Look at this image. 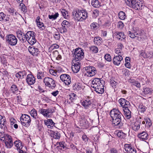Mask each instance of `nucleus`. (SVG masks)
Wrapping results in <instances>:
<instances>
[{"label":"nucleus","mask_w":153,"mask_h":153,"mask_svg":"<svg viewBox=\"0 0 153 153\" xmlns=\"http://www.w3.org/2000/svg\"><path fill=\"white\" fill-rule=\"evenodd\" d=\"M110 114L112 119L113 123L114 125L117 126L119 127L122 126V117L123 116L118 109H114L110 111Z\"/></svg>","instance_id":"f257e3e1"},{"label":"nucleus","mask_w":153,"mask_h":153,"mask_svg":"<svg viewBox=\"0 0 153 153\" xmlns=\"http://www.w3.org/2000/svg\"><path fill=\"white\" fill-rule=\"evenodd\" d=\"M72 14L74 17L79 21H82L88 17L86 10L82 8H75L72 12Z\"/></svg>","instance_id":"f03ea898"},{"label":"nucleus","mask_w":153,"mask_h":153,"mask_svg":"<svg viewBox=\"0 0 153 153\" xmlns=\"http://www.w3.org/2000/svg\"><path fill=\"white\" fill-rule=\"evenodd\" d=\"M73 56L74 58L73 60L80 62L84 57V53L82 49L80 48H78L73 50L72 51Z\"/></svg>","instance_id":"7ed1b4c3"},{"label":"nucleus","mask_w":153,"mask_h":153,"mask_svg":"<svg viewBox=\"0 0 153 153\" xmlns=\"http://www.w3.org/2000/svg\"><path fill=\"white\" fill-rule=\"evenodd\" d=\"M36 35L33 31L27 32L25 33V42L27 41L31 45L34 44L37 41L35 38Z\"/></svg>","instance_id":"20e7f679"},{"label":"nucleus","mask_w":153,"mask_h":153,"mask_svg":"<svg viewBox=\"0 0 153 153\" xmlns=\"http://www.w3.org/2000/svg\"><path fill=\"white\" fill-rule=\"evenodd\" d=\"M20 120L23 126L26 127H28L30 126L31 119L30 116L28 115L22 114L20 118Z\"/></svg>","instance_id":"39448f33"},{"label":"nucleus","mask_w":153,"mask_h":153,"mask_svg":"<svg viewBox=\"0 0 153 153\" xmlns=\"http://www.w3.org/2000/svg\"><path fill=\"white\" fill-rule=\"evenodd\" d=\"M43 82L46 86L50 89H53L56 86V82L52 78L45 77L44 79Z\"/></svg>","instance_id":"423d86ee"},{"label":"nucleus","mask_w":153,"mask_h":153,"mask_svg":"<svg viewBox=\"0 0 153 153\" xmlns=\"http://www.w3.org/2000/svg\"><path fill=\"white\" fill-rule=\"evenodd\" d=\"M82 105L85 109H91L96 108V105L93 102L89 99H87L83 100L82 102Z\"/></svg>","instance_id":"0eeeda50"},{"label":"nucleus","mask_w":153,"mask_h":153,"mask_svg":"<svg viewBox=\"0 0 153 153\" xmlns=\"http://www.w3.org/2000/svg\"><path fill=\"white\" fill-rule=\"evenodd\" d=\"M6 42L11 46H15L17 43L18 40L13 34H9L6 36Z\"/></svg>","instance_id":"6e6552de"},{"label":"nucleus","mask_w":153,"mask_h":153,"mask_svg":"<svg viewBox=\"0 0 153 153\" xmlns=\"http://www.w3.org/2000/svg\"><path fill=\"white\" fill-rule=\"evenodd\" d=\"M39 112L44 117H50L51 114L54 112V109L51 108L47 109L42 108L39 110Z\"/></svg>","instance_id":"1a4fd4ad"},{"label":"nucleus","mask_w":153,"mask_h":153,"mask_svg":"<svg viewBox=\"0 0 153 153\" xmlns=\"http://www.w3.org/2000/svg\"><path fill=\"white\" fill-rule=\"evenodd\" d=\"M86 71V74L88 76L91 77L96 74L97 73L96 68L92 66H89L84 68Z\"/></svg>","instance_id":"9d476101"},{"label":"nucleus","mask_w":153,"mask_h":153,"mask_svg":"<svg viewBox=\"0 0 153 153\" xmlns=\"http://www.w3.org/2000/svg\"><path fill=\"white\" fill-rule=\"evenodd\" d=\"M124 149L126 153H136L137 151L135 148L131 144H125L124 145Z\"/></svg>","instance_id":"9b49d317"},{"label":"nucleus","mask_w":153,"mask_h":153,"mask_svg":"<svg viewBox=\"0 0 153 153\" xmlns=\"http://www.w3.org/2000/svg\"><path fill=\"white\" fill-rule=\"evenodd\" d=\"M60 78L62 82H63L65 85H69L71 82V76L68 74H61Z\"/></svg>","instance_id":"f8f14e48"},{"label":"nucleus","mask_w":153,"mask_h":153,"mask_svg":"<svg viewBox=\"0 0 153 153\" xmlns=\"http://www.w3.org/2000/svg\"><path fill=\"white\" fill-rule=\"evenodd\" d=\"M105 81H102L101 84L98 85L96 86L94 88H93L95 89L94 90L98 94H102L104 92V85Z\"/></svg>","instance_id":"ddd939ff"},{"label":"nucleus","mask_w":153,"mask_h":153,"mask_svg":"<svg viewBox=\"0 0 153 153\" xmlns=\"http://www.w3.org/2000/svg\"><path fill=\"white\" fill-rule=\"evenodd\" d=\"M80 62L79 61H76L75 60H72V69L74 73H77L80 70Z\"/></svg>","instance_id":"4468645a"},{"label":"nucleus","mask_w":153,"mask_h":153,"mask_svg":"<svg viewBox=\"0 0 153 153\" xmlns=\"http://www.w3.org/2000/svg\"><path fill=\"white\" fill-rule=\"evenodd\" d=\"M118 102L123 109L128 108L130 107L129 102L124 98H121L118 100Z\"/></svg>","instance_id":"2eb2a0df"},{"label":"nucleus","mask_w":153,"mask_h":153,"mask_svg":"<svg viewBox=\"0 0 153 153\" xmlns=\"http://www.w3.org/2000/svg\"><path fill=\"white\" fill-rule=\"evenodd\" d=\"M7 123L4 116L0 115V128L4 130H7Z\"/></svg>","instance_id":"dca6fc26"},{"label":"nucleus","mask_w":153,"mask_h":153,"mask_svg":"<svg viewBox=\"0 0 153 153\" xmlns=\"http://www.w3.org/2000/svg\"><path fill=\"white\" fill-rule=\"evenodd\" d=\"M113 36L119 40L123 41L126 38V36L123 32L117 31L113 33Z\"/></svg>","instance_id":"f3484780"},{"label":"nucleus","mask_w":153,"mask_h":153,"mask_svg":"<svg viewBox=\"0 0 153 153\" xmlns=\"http://www.w3.org/2000/svg\"><path fill=\"white\" fill-rule=\"evenodd\" d=\"M29 53L33 56H37L39 53V49L33 45L30 46L28 49Z\"/></svg>","instance_id":"a211bd4d"},{"label":"nucleus","mask_w":153,"mask_h":153,"mask_svg":"<svg viewBox=\"0 0 153 153\" xmlns=\"http://www.w3.org/2000/svg\"><path fill=\"white\" fill-rule=\"evenodd\" d=\"M17 36L19 40L22 42H25V34L20 30H18L16 31Z\"/></svg>","instance_id":"6ab92c4d"},{"label":"nucleus","mask_w":153,"mask_h":153,"mask_svg":"<svg viewBox=\"0 0 153 153\" xmlns=\"http://www.w3.org/2000/svg\"><path fill=\"white\" fill-rule=\"evenodd\" d=\"M135 33L137 37L140 38V39L143 40V39H146V32L142 29L136 30Z\"/></svg>","instance_id":"aec40b11"},{"label":"nucleus","mask_w":153,"mask_h":153,"mask_svg":"<svg viewBox=\"0 0 153 153\" xmlns=\"http://www.w3.org/2000/svg\"><path fill=\"white\" fill-rule=\"evenodd\" d=\"M143 6V5L142 2L139 1L138 0H135L131 8L136 10H141L142 9Z\"/></svg>","instance_id":"412c9836"},{"label":"nucleus","mask_w":153,"mask_h":153,"mask_svg":"<svg viewBox=\"0 0 153 153\" xmlns=\"http://www.w3.org/2000/svg\"><path fill=\"white\" fill-rule=\"evenodd\" d=\"M36 79L33 75L28 74L27 76L26 81L27 83L29 85L33 84L36 82Z\"/></svg>","instance_id":"4be33fe9"},{"label":"nucleus","mask_w":153,"mask_h":153,"mask_svg":"<svg viewBox=\"0 0 153 153\" xmlns=\"http://www.w3.org/2000/svg\"><path fill=\"white\" fill-rule=\"evenodd\" d=\"M137 136L140 140L143 141L147 140L149 137V135L146 131L138 133Z\"/></svg>","instance_id":"5701e85b"},{"label":"nucleus","mask_w":153,"mask_h":153,"mask_svg":"<svg viewBox=\"0 0 153 153\" xmlns=\"http://www.w3.org/2000/svg\"><path fill=\"white\" fill-rule=\"evenodd\" d=\"M123 58L121 55L114 56L112 60L113 64L115 65L118 66L120 63L123 60Z\"/></svg>","instance_id":"b1692460"},{"label":"nucleus","mask_w":153,"mask_h":153,"mask_svg":"<svg viewBox=\"0 0 153 153\" xmlns=\"http://www.w3.org/2000/svg\"><path fill=\"white\" fill-rule=\"evenodd\" d=\"M102 81H105L102 78H95L91 81L92 85L91 87L92 88H94L96 86L98 85L101 84Z\"/></svg>","instance_id":"393cba45"},{"label":"nucleus","mask_w":153,"mask_h":153,"mask_svg":"<svg viewBox=\"0 0 153 153\" xmlns=\"http://www.w3.org/2000/svg\"><path fill=\"white\" fill-rule=\"evenodd\" d=\"M13 143L12 138L10 136V137H9L8 139H6V141L5 140L4 143V146L6 148L10 149L13 146Z\"/></svg>","instance_id":"a878e982"},{"label":"nucleus","mask_w":153,"mask_h":153,"mask_svg":"<svg viewBox=\"0 0 153 153\" xmlns=\"http://www.w3.org/2000/svg\"><path fill=\"white\" fill-rule=\"evenodd\" d=\"M8 15H6L3 12L0 13V21L1 22H8L9 21L10 18Z\"/></svg>","instance_id":"bb28decb"},{"label":"nucleus","mask_w":153,"mask_h":153,"mask_svg":"<svg viewBox=\"0 0 153 153\" xmlns=\"http://www.w3.org/2000/svg\"><path fill=\"white\" fill-rule=\"evenodd\" d=\"M141 123V121L140 120H137L132 125V129L135 131H137L140 128Z\"/></svg>","instance_id":"cd10ccee"},{"label":"nucleus","mask_w":153,"mask_h":153,"mask_svg":"<svg viewBox=\"0 0 153 153\" xmlns=\"http://www.w3.org/2000/svg\"><path fill=\"white\" fill-rule=\"evenodd\" d=\"M27 74L26 71L25 70L18 72L16 74V77L19 79L23 78Z\"/></svg>","instance_id":"c85d7f7f"},{"label":"nucleus","mask_w":153,"mask_h":153,"mask_svg":"<svg viewBox=\"0 0 153 153\" xmlns=\"http://www.w3.org/2000/svg\"><path fill=\"white\" fill-rule=\"evenodd\" d=\"M44 123L48 128H50L53 127L55 124V123L51 119H48L47 120H45Z\"/></svg>","instance_id":"c756f323"},{"label":"nucleus","mask_w":153,"mask_h":153,"mask_svg":"<svg viewBox=\"0 0 153 153\" xmlns=\"http://www.w3.org/2000/svg\"><path fill=\"white\" fill-rule=\"evenodd\" d=\"M123 110L125 117L127 119H129L131 117V112L128 109V108L123 109Z\"/></svg>","instance_id":"7c9ffc66"},{"label":"nucleus","mask_w":153,"mask_h":153,"mask_svg":"<svg viewBox=\"0 0 153 153\" xmlns=\"http://www.w3.org/2000/svg\"><path fill=\"white\" fill-rule=\"evenodd\" d=\"M10 91L12 93L14 94H19V92L20 91H19V89L17 86L15 85H12L10 87Z\"/></svg>","instance_id":"2f4dec72"},{"label":"nucleus","mask_w":153,"mask_h":153,"mask_svg":"<svg viewBox=\"0 0 153 153\" xmlns=\"http://www.w3.org/2000/svg\"><path fill=\"white\" fill-rule=\"evenodd\" d=\"M91 5L94 7L99 8L101 6V3L98 0H91Z\"/></svg>","instance_id":"473e14b6"},{"label":"nucleus","mask_w":153,"mask_h":153,"mask_svg":"<svg viewBox=\"0 0 153 153\" xmlns=\"http://www.w3.org/2000/svg\"><path fill=\"white\" fill-rule=\"evenodd\" d=\"M50 136L55 139H59L60 137V134L57 131H52L50 134Z\"/></svg>","instance_id":"72a5a7b5"},{"label":"nucleus","mask_w":153,"mask_h":153,"mask_svg":"<svg viewBox=\"0 0 153 153\" xmlns=\"http://www.w3.org/2000/svg\"><path fill=\"white\" fill-rule=\"evenodd\" d=\"M143 90V92L145 94H152L153 92V90L152 88L146 87H144Z\"/></svg>","instance_id":"f704fd0d"},{"label":"nucleus","mask_w":153,"mask_h":153,"mask_svg":"<svg viewBox=\"0 0 153 153\" xmlns=\"http://www.w3.org/2000/svg\"><path fill=\"white\" fill-rule=\"evenodd\" d=\"M94 44L98 45H100L102 42V39L99 36H96L94 39Z\"/></svg>","instance_id":"c9c22d12"},{"label":"nucleus","mask_w":153,"mask_h":153,"mask_svg":"<svg viewBox=\"0 0 153 153\" xmlns=\"http://www.w3.org/2000/svg\"><path fill=\"white\" fill-rule=\"evenodd\" d=\"M82 84L80 83H76L73 84V88L74 91H79L82 88Z\"/></svg>","instance_id":"e433bc0d"},{"label":"nucleus","mask_w":153,"mask_h":153,"mask_svg":"<svg viewBox=\"0 0 153 153\" xmlns=\"http://www.w3.org/2000/svg\"><path fill=\"white\" fill-rule=\"evenodd\" d=\"M69 100L71 102H73L76 100L77 96L74 93H71L68 95Z\"/></svg>","instance_id":"4c0bfd02"},{"label":"nucleus","mask_w":153,"mask_h":153,"mask_svg":"<svg viewBox=\"0 0 153 153\" xmlns=\"http://www.w3.org/2000/svg\"><path fill=\"white\" fill-rule=\"evenodd\" d=\"M15 146L16 147L17 149H22L23 146L22 143L20 140H16L14 142Z\"/></svg>","instance_id":"58836bf2"},{"label":"nucleus","mask_w":153,"mask_h":153,"mask_svg":"<svg viewBox=\"0 0 153 153\" xmlns=\"http://www.w3.org/2000/svg\"><path fill=\"white\" fill-rule=\"evenodd\" d=\"M89 49L90 51L93 53H96L98 52V48L95 46H91L89 47Z\"/></svg>","instance_id":"ea45409f"},{"label":"nucleus","mask_w":153,"mask_h":153,"mask_svg":"<svg viewBox=\"0 0 153 153\" xmlns=\"http://www.w3.org/2000/svg\"><path fill=\"white\" fill-rule=\"evenodd\" d=\"M117 136L121 139H124L126 136V134L121 131H119L117 132Z\"/></svg>","instance_id":"a19ab883"},{"label":"nucleus","mask_w":153,"mask_h":153,"mask_svg":"<svg viewBox=\"0 0 153 153\" xmlns=\"http://www.w3.org/2000/svg\"><path fill=\"white\" fill-rule=\"evenodd\" d=\"M147 108L142 104H140L138 107V111L141 113H144L146 111Z\"/></svg>","instance_id":"79ce46f5"},{"label":"nucleus","mask_w":153,"mask_h":153,"mask_svg":"<svg viewBox=\"0 0 153 153\" xmlns=\"http://www.w3.org/2000/svg\"><path fill=\"white\" fill-rule=\"evenodd\" d=\"M61 25L62 27L68 29L70 27L71 24L69 22L65 20L62 22Z\"/></svg>","instance_id":"37998d69"},{"label":"nucleus","mask_w":153,"mask_h":153,"mask_svg":"<svg viewBox=\"0 0 153 153\" xmlns=\"http://www.w3.org/2000/svg\"><path fill=\"white\" fill-rule=\"evenodd\" d=\"M118 17L120 19L122 20H124L126 18L125 13L123 11H121L119 13Z\"/></svg>","instance_id":"c03bdc74"},{"label":"nucleus","mask_w":153,"mask_h":153,"mask_svg":"<svg viewBox=\"0 0 153 153\" xmlns=\"http://www.w3.org/2000/svg\"><path fill=\"white\" fill-rule=\"evenodd\" d=\"M111 85L114 88H116L117 82L114 80L113 77H111L109 80Z\"/></svg>","instance_id":"a18cd8bd"},{"label":"nucleus","mask_w":153,"mask_h":153,"mask_svg":"<svg viewBox=\"0 0 153 153\" xmlns=\"http://www.w3.org/2000/svg\"><path fill=\"white\" fill-rule=\"evenodd\" d=\"M61 13L64 17L67 19L69 18L68 13V12L65 9H62L61 10Z\"/></svg>","instance_id":"49530a36"},{"label":"nucleus","mask_w":153,"mask_h":153,"mask_svg":"<svg viewBox=\"0 0 153 153\" xmlns=\"http://www.w3.org/2000/svg\"><path fill=\"white\" fill-rule=\"evenodd\" d=\"M135 0H125L126 5L131 8Z\"/></svg>","instance_id":"de8ad7c7"},{"label":"nucleus","mask_w":153,"mask_h":153,"mask_svg":"<svg viewBox=\"0 0 153 153\" xmlns=\"http://www.w3.org/2000/svg\"><path fill=\"white\" fill-rule=\"evenodd\" d=\"M44 72L38 70L37 73V77L38 79H42L44 77Z\"/></svg>","instance_id":"09e8293b"},{"label":"nucleus","mask_w":153,"mask_h":153,"mask_svg":"<svg viewBox=\"0 0 153 153\" xmlns=\"http://www.w3.org/2000/svg\"><path fill=\"white\" fill-rule=\"evenodd\" d=\"M19 5L21 8V10L24 13H26L27 12V9L26 6L25 4L22 3H20Z\"/></svg>","instance_id":"8fccbe9b"},{"label":"nucleus","mask_w":153,"mask_h":153,"mask_svg":"<svg viewBox=\"0 0 153 153\" xmlns=\"http://www.w3.org/2000/svg\"><path fill=\"white\" fill-rule=\"evenodd\" d=\"M59 14L58 13H56L54 15H49L48 18L50 19L54 20L56 19L59 16Z\"/></svg>","instance_id":"3c124183"},{"label":"nucleus","mask_w":153,"mask_h":153,"mask_svg":"<svg viewBox=\"0 0 153 153\" xmlns=\"http://www.w3.org/2000/svg\"><path fill=\"white\" fill-rule=\"evenodd\" d=\"M90 27L92 29H97L99 27V25L97 23L93 22L91 24Z\"/></svg>","instance_id":"603ef678"},{"label":"nucleus","mask_w":153,"mask_h":153,"mask_svg":"<svg viewBox=\"0 0 153 153\" xmlns=\"http://www.w3.org/2000/svg\"><path fill=\"white\" fill-rule=\"evenodd\" d=\"M58 29L59 32L61 33H65L67 32L68 31V29L62 26L60 28H58Z\"/></svg>","instance_id":"864d4df0"},{"label":"nucleus","mask_w":153,"mask_h":153,"mask_svg":"<svg viewBox=\"0 0 153 153\" xmlns=\"http://www.w3.org/2000/svg\"><path fill=\"white\" fill-rule=\"evenodd\" d=\"M30 114L32 117L36 118L37 116V111L35 109H33L30 111Z\"/></svg>","instance_id":"5fc2aeb1"},{"label":"nucleus","mask_w":153,"mask_h":153,"mask_svg":"<svg viewBox=\"0 0 153 153\" xmlns=\"http://www.w3.org/2000/svg\"><path fill=\"white\" fill-rule=\"evenodd\" d=\"M99 14V11L98 10L96 9L94 10L92 12V16L94 18H96L98 16Z\"/></svg>","instance_id":"6e6d98bb"},{"label":"nucleus","mask_w":153,"mask_h":153,"mask_svg":"<svg viewBox=\"0 0 153 153\" xmlns=\"http://www.w3.org/2000/svg\"><path fill=\"white\" fill-rule=\"evenodd\" d=\"M144 120L146 121V124H147L148 126L149 127L152 126V124L151 121L149 118L148 117H145L144 118Z\"/></svg>","instance_id":"4d7b16f0"},{"label":"nucleus","mask_w":153,"mask_h":153,"mask_svg":"<svg viewBox=\"0 0 153 153\" xmlns=\"http://www.w3.org/2000/svg\"><path fill=\"white\" fill-rule=\"evenodd\" d=\"M131 82L132 83V85H134L138 88H139L140 87V83L137 81L133 80Z\"/></svg>","instance_id":"13d9d810"},{"label":"nucleus","mask_w":153,"mask_h":153,"mask_svg":"<svg viewBox=\"0 0 153 153\" xmlns=\"http://www.w3.org/2000/svg\"><path fill=\"white\" fill-rule=\"evenodd\" d=\"M37 25L40 30H43L45 29V26H44V24L43 22H41L40 23H39Z\"/></svg>","instance_id":"bf43d9fd"},{"label":"nucleus","mask_w":153,"mask_h":153,"mask_svg":"<svg viewBox=\"0 0 153 153\" xmlns=\"http://www.w3.org/2000/svg\"><path fill=\"white\" fill-rule=\"evenodd\" d=\"M111 24L110 21L109 20H107L106 21L103 25L104 27L108 28Z\"/></svg>","instance_id":"052dcab7"},{"label":"nucleus","mask_w":153,"mask_h":153,"mask_svg":"<svg viewBox=\"0 0 153 153\" xmlns=\"http://www.w3.org/2000/svg\"><path fill=\"white\" fill-rule=\"evenodd\" d=\"M128 35L131 38H134L136 37H137L135 32L134 33H132L131 31H128Z\"/></svg>","instance_id":"680f3d73"},{"label":"nucleus","mask_w":153,"mask_h":153,"mask_svg":"<svg viewBox=\"0 0 153 153\" xmlns=\"http://www.w3.org/2000/svg\"><path fill=\"white\" fill-rule=\"evenodd\" d=\"M104 58L107 61L110 62L111 61V56L109 54L107 53L105 55Z\"/></svg>","instance_id":"e2e57ef3"},{"label":"nucleus","mask_w":153,"mask_h":153,"mask_svg":"<svg viewBox=\"0 0 153 153\" xmlns=\"http://www.w3.org/2000/svg\"><path fill=\"white\" fill-rule=\"evenodd\" d=\"M115 52L117 54V56L121 55L122 56L123 55V53L122 52V50H120L117 48H116L115 50Z\"/></svg>","instance_id":"0e129e2a"},{"label":"nucleus","mask_w":153,"mask_h":153,"mask_svg":"<svg viewBox=\"0 0 153 153\" xmlns=\"http://www.w3.org/2000/svg\"><path fill=\"white\" fill-rule=\"evenodd\" d=\"M54 38L56 40H59L60 37V34L58 30L55 32V34L54 35Z\"/></svg>","instance_id":"69168bd1"},{"label":"nucleus","mask_w":153,"mask_h":153,"mask_svg":"<svg viewBox=\"0 0 153 153\" xmlns=\"http://www.w3.org/2000/svg\"><path fill=\"white\" fill-rule=\"evenodd\" d=\"M140 56L145 58H147L149 57V54L144 51L142 52L140 54Z\"/></svg>","instance_id":"338daca9"},{"label":"nucleus","mask_w":153,"mask_h":153,"mask_svg":"<svg viewBox=\"0 0 153 153\" xmlns=\"http://www.w3.org/2000/svg\"><path fill=\"white\" fill-rule=\"evenodd\" d=\"M10 137V136L8 134H6L4 137H3L1 138L0 140H1L3 142V143H5V140L6 141V139H8Z\"/></svg>","instance_id":"774afa93"}]
</instances>
